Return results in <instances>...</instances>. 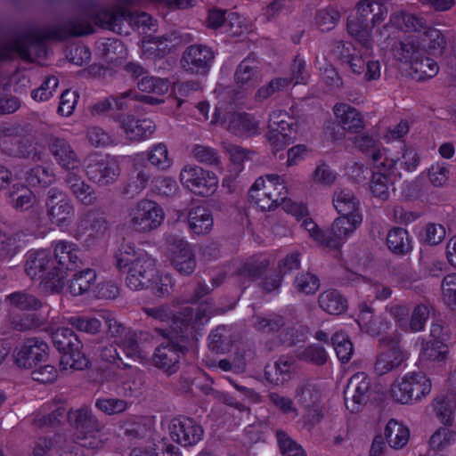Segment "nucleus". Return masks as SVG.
Instances as JSON below:
<instances>
[{"label":"nucleus","instance_id":"nucleus-1","mask_svg":"<svg viewBox=\"0 0 456 456\" xmlns=\"http://www.w3.org/2000/svg\"><path fill=\"white\" fill-rule=\"evenodd\" d=\"M102 12H110V9L100 10L97 13L84 12L69 20L64 24L51 28L31 29L13 38L0 43V61L12 59L16 56L27 61H36L47 56L45 44L46 39H65L69 37H81L94 32L92 21L97 22V16Z\"/></svg>","mask_w":456,"mask_h":456},{"label":"nucleus","instance_id":"nucleus-2","mask_svg":"<svg viewBox=\"0 0 456 456\" xmlns=\"http://www.w3.org/2000/svg\"><path fill=\"white\" fill-rule=\"evenodd\" d=\"M115 259L116 267L127 273L126 286L134 291L148 289L159 272L155 259L131 243L123 245Z\"/></svg>","mask_w":456,"mask_h":456},{"label":"nucleus","instance_id":"nucleus-3","mask_svg":"<svg viewBox=\"0 0 456 456\" xmlns=\"http://www.w3.org/2000/svg\"><path fill=\"white\" fill-rule=\"evenodd\" d=\"M144 314L153 321L162 324L163 328L158 329L160 333L168 337L173 334H183L191 327L199 329L207 323L210 318L211 311L208 305H200L196 310L186 307L182 319L175 317L173 310L167 305L143 308Z\"/></svg>","mask_w":456,"mask_h":456},{"label":"nucleus","instance_id":"nucleus-4","mask_svg":"<svg viewBox=\"0 0 456 456\" xmlns=\"http://www.w3.org/2000/svg\"><path fill=\"white\" fill-rule=\"evenodd\" d=\"M25 273L32 280L40 281L45 292H60L64 286V273L57 271L51 253L45 249L27 254Z\"/></svg>","mask_w":456,"mask_h":456},{"label":"nucleus","instance_id":"nucleus-5","mask_svg":"<svg viewBox=\"0 0 456 456\" xmlns=\"http://www.w3.org/2000/svg\"><path fill=\"white\" fill-rule=\"evenodd\" d=\"M165 220V212L156 201L142 199L128 208L126 225L138 233H150L157 230Z\"/></svg>","mask_w":456,"mask_h":456},{"label":"nucleus","instance_id":"nucleus-6","mask_svg":"<svg viewBox=\"0 0 456 456\" xmlns=\"http://www.w3.org/2000/svg\"><path fill=\"white\" fill-rule=\"evenodd\" d=\"M284 181L277 175L258 177L249 190L252 201L263 211H269L287 198Z\"/></svg>","mask_w":456,"mask_h":456},{"label":"nucleus","instance_id":"nucleus-7","mask_svg":"<svg viewBox=\"0 0 456 456\" xmlns=\"http://www.w3.org/2000/svg\"><path fill=\"white\" fill-rule=\"evenodd\" d=\"M431 391L429 379L420 371L408 372L402 378L396 379L391 385L390 395L393 399L401 403H409L420 400Z\"/></svg>","mask_w":456,"mask_h":456},{"label":"nucleus","instance_id":"nucleus-8","mask_svg":"<svg viewBox=\"0 0 456 456\" xmlns=\"http://www.w3.org/2000/svg\"><path fill=\"white\" fill-rule=\"evenodd\" d=\"M181 183L193 193L208 197L218 188V178L215 173L196 165H185L180 171Z\"/></svg>","mask_w":456,"mask_h":456},{"label":"nucleus","instance_id":"nucleus-9","mask_svg":"<svg viewBox=\"0 0 456 456\" xmlns=\"http://www.w3.org/2000/svg\"><path fill=\"white\" fill-rule=\"evenodd\" d=\"M45 206L51 224L61 229L72 224L75 218V207L62 191L51 188L47 191Z\"/></svg>","mask_w":456,"mask_h":456},{"label":"nucleus","instance_id":"nucleus-10","mask_svg":"<svg viewBox=\"0 0 456 456\" xmlns=\"http://www.w3.org/2000/svg\"><path fill=\"white\" fill-rule=\"evenodd\" d=\"M85 170L87 178L99 186L115 183L120 174L116 159L101 153L91 154L85 159Z\"/></svg>","mask_w":456,"mask_h":456},{"label":"nucleus","instance_id":"nucleus-11","mask_svg":"<svg viewBox=\"0 0 456 456\" xmlns=\"http://www.w3.org/2000/svg\"><path fill=\"white\" fill-rule=\"evenodd\" d=\"M126 21L130 26L144 27L151 28L152 18L146 12H132L126 8L118 5L110 9V12H102L97 16V22L102 28L112 30L118 34L122 32L121 23Z\"/></svg>","mask_w":456,"mask_h":456},{"label":"nucleus","instance_id":"nucleus-12","mask_svg":"<svg viewBox=\"0 0 456 456\" xmlns=\"http://www.w3.org/2000/svg\"><path fill=\"white\" fill-rule=\"evenodd\" d=\"M165 240L174 268L183 275L192 273L196 267V257L190 243L174 233H167Z\"/></svg>","mask_w":456,"mask_h":456},{"label":"nucleus","instance_id":"nucleus-13","mask_svg":"<svg viewBox=\"0 0 456 456\" xmlns=\"http://www.w3.org/2000/svg\"><path fill=\"white\" fill-rule=\"evenodd\" d=\"M268 128L267 139L277 150L290 143L295 138V123L284 110H276L270 114Z\"/></svg>","mask_w":456,"mask_h":456},{"label":"nucleus","instance_id":"nucleus-14","mask_svg":"<svg viewBox=\"0 0 456 456\" xmlns=\"http://www.w3.org/2000/svg\"><path fill=\"white\" fill-rule=\"evenodd\" d=\"M407 357L408 354L400 346V339L397 337L384 338L375 362V372L378 375L387 373L399 367Z\"/></svg>","mask_w":456,"mask_h":456},{"label":"nucleus","instance_id":"nucleus-15","mask_svg":"<svg viewBox=\"0 0 456 456\" xmlns=\"http://www.w3.org/2000/svg\"><path fill=\"white\" fill-rule=\"evenodd\" d=\"M213 50L203 45L188 46L183 53L181 64L191 74L206 75L214 62Z\"/></svg>","mask_w":456,"mask_h":456},{"label":"nucleus","instance_id":"nucleus-16","mask_svg":"<svg viewBox=\"0 0 456 456\" xmlns=\"http://www.w3.org/2000/svg\"><path fill=\"white\" fill-rule=\"evenodd\" d=\"M171 439L182 446H191L203 437L202 427L193 419L179 417L173 419L168 425Z\"/></svg>","mask_w":456,"mask_h":456},{"label":"nucleus","instance_id":"nucleus-17","mask_svg":"<svg viewBox=\"0 0 456 456\" xmlns=\"http://www.w3.org/2000/svg\"><path fill=\"white\" fill-rule=\"evenodd\" d=\"M370 389V380L364 372L354 374L344 391L345 404L351 412H358L365 404Z\"/></svg>","mask_w":456,"mask_h":456},{"label":"nucleus","instance_id":"nucleus-18","mask_svg":"<svg viewBox=\"0 0 456 456\" xmlns=\"http://www.w3.org/2000/svg\"><path fill=\"white\" fill-rule=\"evenodd\" d=\"M362 222V215L343 216L336 218L327 232L326 247L339 248L353 235Z\"/></svg>","mask_w":456,"mask_h":456},{"label":"nucleus","instance_id":"nucleus-19","mask_svg":"<svg viewBox=\"0 0 456 456\" xmlns=\"http://www.w3.org/2000/svg\"><path fill=\"white\" fill-rule=\"evenodd\" d=\"M48 349L45 341L37 338H29L17 350L15 362L20 368L32 369L48 357Z\"/></svg>","mask_w":456,"mask_h":456},{"label":"nucleus","instance_id":"nucleus-20","mask_svg":"<svg viewBox=\"0 0 456 456\" xmlns=\"http://www.w3.org/2000/svg\"><path fill=\"white\" fill-rule=\"evenodd\" d=\"M119 127L130 141L139 142L151 136L156 126L150 118H135L131 114H121L116 118Z\"/></svg>","mask_w":456,"mask_h":456},{"label":"nucleus","instance_id":"nucleus-21","mask_svg":"<svg viewBox=\"0 0 456 456\" xmlns=\"http://www.w3.org/2000/svg\"><path fill=\"white\" fill-rule=\"evenodd\" d=\"M183 355L181 346L173 342L162 343L155 349L152 362L155 367L171 375L178 370Z\"/></svg>","mask_w":456,"mask_h":456},{"label":"nucleus","instance_id":"nucleus-22","mask_svg":"<svg viewBox=\"0 0 456 456\" xmlns=\"http://www.w3.org/2000/svg\"><path fill=\"white\" fill-rule=\"evenodd\" d=\"M395 28L400 31H420L426 28V21L422 17L404 11H397L391 13L389 20L380 28V34H387L385 42L388 46L391 42V30Z\"/></svg>","mask_w":456,"mask_h":456},{"label":"nucleus","instance_id":"nucleus-23","mask_svg":"<svg viewBox=\"0 0 456 456\" xmlns=\"http://www.w3.org/2000/svg\"><path fill=\"white\" fill-rule=\"evenodd\" d=\"M48 148L56 163L63 169L74 172L80 167V160L70 143L64 138L52 136Z\"/></svg>","mask_w":456,"mask_h":456},{"label":"nucleus","instance_id":"nucleus-24","mask_svg":"<svg viewBox=\"0 0 456 456\" xmlns=\"http://www.w3.org/2000/svg\"><path fill=\"white\" fill-rule=\"evenodd\" d=\"M53 254L58 265L57 271H61L66 277V271H73L82 265L81 251L78 247L67 240H59L53 243Z\"/></svg>","mask_w":456,"mask_h":456},{"label":"nucleus","instance_id":"nucleus-25","mask_svg":"<svg viewBox=\"0 0 456 456\" xmlns=\"http://www.w3.org/2000/svg\"><path fill=\"white\" fill-rule=\"evenodd\" d=\"M227 130L238 136H253L260 133V122L247 112L227 113L224 119Z\"/></svg>","mask_w":456,"mask_h":456},{"label":"nucleus","instance_id":"nucleus-26","mask_svg":"<svg viewBox=\"0 0 456 456\" xmlns=\"http://www.w3.org/2000/svg\"><path fill=\"white\" fill-rule=\"evenodd\" d=\"M391 52L395 60L411 67L418 58L424 55L425 47L418 37L410 36L400 42L395 43Z\"/></svg>","mask_w":456,"mask_h":456},{"label":"nucleus","instance_id":"nucleus-27","mask_svg":"<svg viewBox=\"0 0 456 456\" xmlns=\"http://www.w3.org/2000/svg\"><path fill=\"white\" fill-rule=\"evenodd\" d=\"M397 160L394 159L384 158V161L375 165L377 171L372 175L370 180V191L376 197L382 200H387L389 197L390 179L388 175L395 168Z\"/></svg>","mask_w":456,"mask_h":456},{"label":"nucleus","instance_id":"nucleus-28","mask_svg":"<svg viewBox=\"0 0 456 456\" xmlns=\"http://www.w3.org/2000/svg\"><path fill=\"white\" fill-rule=\"evenodd\" d=\"M262 78L263 76L258 61L250 57L241 61L234 73L236 85L244 90L255 88L262 81Z\"/></svg>","mask_w":456,"mask_h":456},{"label":"nucleus","instance_id":"nucleus-29","mask_svg":"<svg viewBox=\"0 0 456 456\" xmlns=\"http://www.w3.org/2000/svg\"><path fill=\"white\" fill-rule=\"evenodd\" d=\"M295 370L296 361L292 357L281 356L273 367L265 368V376L274 386H284L292 379Z\"/></svg>","mask_w":456,"mask_h":456},{"label":"nucleus","instance_id":"nucleus-30","mask_svg":"<svg viewBox=\"0 0 456 456\" xmlns=\"http://www.w3.org/2000/svg\"><path fill=\"white\" fill-rule=\"evenodd\" d=\"M333 112L338 125L351 133H359L364 128L362 114L353 106L346 103H337Z\"/></svg>","mask_w":456,"mask_h":456},{"label":"nucleus","instance_id":"nucleus-31","mask_svg":"<svg viewBox=\"0 0 456 456\" xmlns=\"http://www.w3.org/2000/svg\"><path fill=\"white\" fill-rule=\"evenodd\" d=\"M357 323L360 329L371 335L377 336L388 329L390 322L383 316H376L373 309L366 304L359 305Z\"/></svg>","mask_w":456,"mask_h":456},{"label":"nucleus","instance_id":"nucleus-32","mask_svg":"<svg viewBox=\"0 0 456 456\" xmlns=\"http://www.w3.org/2000/svg\"><path fill=\"white\" fill-rule=\"evenodd\" d=\"M65 183L75 199L85 206H93L97 202V196L94 189L86 183L81 176L75 172H69Z\"/></svg>","mask_w":456,"mask_h":456},{"label":"nucleus","instance_id":"nucleus-33","mask_svg":"<svg viewBox=\"0 0 456 456\" xmlns=\"http://www.w3.org/2000/svg\"><path fill=\"white\" fill-rule=\"evenodd\" d=\"M188 224L190 231L196 235L208 234L214 226L212 212L202 206L190 208L188 212Z\"/></svg>","mask_w":456,"mask_h":456},{"label":"nucleus","instance_id":"nucleus-34","mask_svg":"<svg viewBox=\"0 0 456 456\" xmlns=\"http://www.w3.org/2000/svg\"><path fill=\"white\" fill-rule=\"evenodd\" d=\"M108 230V223L105 217L94 210H87L82 214L77 222V231L80 234L88 232L91 237H101Z\"/></svg>","mask_w":456,"mask_h":456},{"label":"nucleus","instance_id":"nucleus-35","mask_svg":"<svg viewBox=\"0 0 456 456\" xmlns=\"http://www.w3.org/2000/svg\"><path fill=\"white\" fill-rule=\"evenodd\" d=\"M324 388L311 380L302 381L295 390V398L301 406L323 403Z\"/></svg>","mask_w":456,"mask_h":456},{"label":"nucleus","instance_id":"nucleus-36","mask_svg":"<svg viewBox=\"0 0 456 456\" xmlns=\"http://www.w3.org/2000/svg\"><path fill=\"white\" fill-rule=\"evenodd\" d=\"M387 12V4L383 0H360L356 4V12L361 19L368 20L371 15V27L381 23Z\"/></svg>","mask_w":456,"mask_h":456},{"label":"nucleus","instance_id":"nucleus-37","mask_svg":"<svg viewBox=\"0 0 456 456\" xmlns=\"http://www.w3.org/2000/svg\"><path fill=\"white\" fill-rule=\"evenodd\" d=\"M7 203L16 211L23 212L36 200L35 193L25 185L14 184L7 192Z\"/></svg>","mask_w":456,"mask_h":456},{"label":"nucleus","instance_id":"nucleus-38","mask_svg":"<svg viewBox=\"0 0 456 456\" xmlns=\"http://www.w3.org/2000/svg\"><path fill=\"white\" fill-rule=\"evenodd\" d=\"M344 64L348 65L353 73L363 75L365 81L377 80L380 77V64L378 61H365L354 53Z\"/></svg>","mask_w":456,"mask_h":456},{"label":"nucleus","instance_id":"nucleus-39","mask_svg":"<svg viewBox=\"0 0 456 456\" xmlns=\"http://www.w3.org/2000/svg\"><path fill=\"white\" fill-rule=\"evenodd\" d=\"M143 380L142 375L138 369H133L123 379L118 387V394L123 399L129 401L137 398L142 394Z\"/></svg>","mask_w":456,"mask_h":456},{"label":"nucleus","instance_id":"nucleus-40","mask_svg":"<svg viewBox=\"0 0 456 456\" xmlns=\"http://www.w3.org/2000/svg\"><path fill=\"white\" fill-rule=\"evenodd\" d=\"M102 428V427L101 423L97 422L96 425L92 428L87 426V428L76 431L75 437L77 444L79 446L92 450H99L102 448L105 440L103 438Z\"/></svg>","mask_w":456,"mask_h":456},{"label":"nucleus","instance_id":"nucleus-41","mask_svg":"<svg viewBox=\"0 0 456 456\" xmlns=\"http://www.w3.org/2000/svg\"><path fill=\"white\" fill-rule=\"evenodd\" d=\"M359 200L352 191L338 189L333 195V206L343 216L361 215L359 213Z\"/></svg>","mask_w":456,"mask_h":456},{"label":"nucleus","instance_id":"nucleus-42","mask_svg":"<svg viewBox=\"0 0 456 456\" xmlns=\"http://www.w3.org/2000/svg\"><path fill=\"white\" fill-rule=\"evenodd\" d=\"M96 277V272L91 268L76 273L69 281V292L76 297L88 292L95 284Z\"/></svg>","mask_w":456,"mask_h":456},{"label":"nucleus","instance_id":"nucleus-43","mask_svg":"<svg viewBox=\"0 0 456 456\" xmlns=\"http://www.w3.org/2000/svg\"><path fill=\"white\" fill-rule=\"evenodd\" d=\"M385 438L391 448L401 449L409 441L410 430L395 419H390L385 428Z\"/></svg>","mask_w":456,"mask_h":456},{"label":"nucleus","instance_id":"nucleus-44","mask_svg":"<svg viewBox=\"0 0 456 456\" xmlns=\"http://www.w3.org/2000/svg\"><path fill=\"white\" fill-rule=\"evenodd\" d=\"M370 27L367 20L358 17H350L347 20V31L364 48L370 49L372 39L370 36Z\"/></svg>","mask_w":456,"mask_h":456},{"label":"nucleus","instance_id":"nucleus-45","mask_svg":"<svg viewBox=\"0 0 456 456\" xmlns=\"http://www.w3.org/2000/svg\"><path fill=\"white\" fill-rule=\"evenodd\" d=\"M319 305L330 314H340L346 309V299L337 290L328 289L319 296Z\"/></svg>","mask_w":456,"mask_h":456},{"label":"nucleus","instance_id":"nucleus-46","mask_svg":"<svg viewBox=\"0 0 456 456\" xmlns=\"http://www.w3.org/2000/svg\"><path fill=\"white\" fill-rule=\"evenodd\" d=\"M68 421L75 428L76 431L87 428V426L92 428L95 426L97 422H100L88 405L69 409L68 412Z\"/></svg>","mask_w":456,"mask_h":456},{"label":"nucleus","instance_id":"nucleus-47","mask_svg":"<svg viewBox=\"0 0 456 456\" xmlns=\"http://www.w3.org/2000/svg\"><path fill=\"white\" fill-rule=\"evenodd\" d=\"M448 346L440 340L422 343L419 360L424 362H444L447 359Z\"/></svg>","mask_w":456,"mask_h":456},{"label":"nucleus","instance_id":"nucleus-48","mask_svg":"<svg viewBox=\"0 0 456 456\" xmlns=\"http://www.w3.org/2000/svg\"><path fill=\"white\" fill-rule=\"evenodd\" d=\"M24 235L21 231L10 232L0 230V261H10L20 250L19 240Z\"/></svg>","mask_w":456,"mask_h":456},{"label":"nucleus","instance_id":"nucleus-49","mask_svg":"<svg viewBox=\"0 0 456 456\" xmlns=\"http://www.w3.org/2000/svg\"><path fill=\"white\" fill-rule=\"evenodd\" d=\"M43 415L37 417V421L41 426H55L60 424L65 417L68 418L66 406L63 403L54 402L46 403L42 408Z\"/></svg>","mask_w":456,"mask_h":456},{"label":"nucleus","instance_id":"nucleus-50","mask_svg":"<svg viewBox=\"0 0 456 456\" xmlns=\"http://www.w3.org/2000/svg\"><path fill=\"white\" fill-rule=\"evenodd\" d=\"M388 248L395 254H406L411 248V240L408 232L401 227L391 229L387 237Z\"/></svg>","mask_w":456,"mask_h":456},{"label":"nucleus","instance_id":"nucleus-51","mask_svg":"<svg viewBox=\"0 0 456 456\" xmlns=\"http://www.w3.org/2000/svg\"><path fill=\"white\" fill-rule=\"evenodd\" d=\"M131 405V401L125 400L122 397H99L94 402L95 408L108 416L122 414Z\"/></svg>","mask_w":456,"mask_h":456},{"label":"nucleus","instance_id":"nucleus-52","mask_svg":"<svg viewBox=\"0 0 456 456\" xmlns=\"http://www.w3.org/2000/svg\"><path fill=\"white\" fill-rule=\"evenodd\" d=\"M25 179L31 187L46 188L53 183L55 175L51 168L38 165L26 172Z\"/></svg>","mask_w":456,"mask_h":456},{"label":"nucleus","instance_id":"nucleus-53","mask_svg":"<svg viewBox=\"0 0 456 456\" xmlns=\"http://www.w3.org/2000/svg\"><path fill=\"white\" fill-rule=\"evenodd\" d=\"M150 163L160 171H167L173 166V159L167 145L159 142L152 145L147 152Z\"/></svg>","mask_w":456,"mask_h":456},{"label":"nucleus","instance_id":"nucleus-54","mask_svg":"<svg viewBox=\"0 0 456 456\" xmlns=\"http://www.w3.org/2000/svg\"><path fill=\"white\" fill-rule=\"evenodd\" d=\"M82 343L78 341L77 346H71L67 351L62 352V356L60 361V365L62 369L68 368L74 370H83L87 367L88 360L82 353Z\"/></svg>","mask_w":456,"mask_h":456},{"label":"nucleus","instance_id":"nucleus-55","mask_svg":"<svg viewBox=\"0 0 456 456\" xmlns=\"http://www.w3.org/2000/svg\"><path fill=\"white\" fill-rule=\"evenodd\" d=\"M86 137L88 143L94 148H107L118 143L114 134L98 126H89Z\"/></svg>","mask_w":456,"mask_h":456},{"label":"nucleus","instance_id":"nucleus-56","mask_svg":"<svg viewBox=\"0 0 456 456\" xmlns=\"http://www.w3.org/2000/svg\"><path fill=\"white\" fill-rule=\"evenodd\" d=\"M292 85V78L276 77L262 86L255 94L257 102H263L275 94L286 91Z\"/></svg>","mask_w":456,"mask_h":456},{"label":"nucleus","instance_id":"nucleus-57","mask_svg":"<svg viewBox=\"0 0 456 456\" xmlns=\"http://www.w3.org/2000/svg\"><path fill=\"white\" fill-rule=\"evenodd\" d=\"M430 305L428 303H420L415 305L410 320L408 319L404 331L419 332L425 329L429 318Z\"/></svg>","mask_w":456,"mask_h":456},{"label":"nucleus","instance_id":"nucleus-58","mask_svg":"<svg viewBox=\"0 0 456 456\" xmlns=\"http://www.w3.org/2000/svg\"><path fill=\"white\" fill-rule=\"evenodd\" d=\"M410 68L413 78L419 81L434 77L439 70L436 61L428 57L424 58V55L418 58Z\"/></svg>","mask_w":456,"mask_h":456},{"label":"nucleus","instance_id":"nucleus-59","mask_svg":"<svg viewBox=\"0 0 456 456\" xmlns=\"http://www.w3.org/2000/svg\"><path fill=\"white\" fill-rule=\"evenodd\" d=\"M120 428L128 439L142 438L146 435L145 418L139 415L129 416L120 422Z\"/></svg>","mask_w":456,"mask_h":456},{"label":"nucleus","instance_id":"nucleus-60","mask_svg":"<svg viewBox=\"0 0 456 456\" xmlns=\"http://www.w3.org/2000/svg\"><path fill=\"white\" fill-rule=\"evenodd\" d=\"M115 343L129 358L140 359L145 356L143 349L141 344L138 342L137 334L134 332H126L124 336L118 341L117 340Z\"/></svg>","mask_w":456,"mask_h":456},{"label":"nucleus","instance_id":"nucleus-61","mask_svg":"<svg viewBox=\"0 0 456 456\" xmlns=\"http://www.w3.org/2000/svg\"><path fill=\"white\" fill-rule=\"evenodd\" d=\"M456 442V432L448 428H438L430 437L429 445L435 452L446 451Z\"/></svg>","mask_w":456,"mask_h":456},{"label":"nucleus","instance_id":"nucleus-62","mask_svg":"<svg viewBox=\"0 0 456 456\" xmlns=\"http://www.w3.org/2000/svg\"><path fill=\"white\" fill-rule=\"evenodd\" d=\"M137 88L141 92L163 95L168 92V81L165 78L144 76L137 82Z\"/></svg>","mask_w":456,"mask_h":456},{"label":"nucleus","instance_id":"nucleus-63","mask_svg":"<svg viewBox=\"0 0 456 456\" xmlns=\"http://www.w3.org/2000/svg\"><path fill=\"white\" fill-rule=\"evenodd\" d=\"M276 438L282 456H306L302 446L284 431L278 430Z\"/></svg>","mask_w":456,"mask_h":456},{"label":"nucleus","instance_id":"nucleus-64","mask_svg":"<svg viewBox=\"0 0 456 456\" xmlns=\"http://www.w3.org/2000/svg\"><path fill=\"white\" fill-rule=\"evenodd\" d=\"M444 303L456 314V273L446 275L441 283Z\"/></svg>","mask_w":456,"mask_h":456}]
</instances>
